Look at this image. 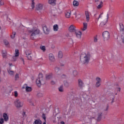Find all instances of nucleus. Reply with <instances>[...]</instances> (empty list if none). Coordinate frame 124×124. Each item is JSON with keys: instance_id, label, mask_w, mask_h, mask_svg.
<instances>
[{"instance_id": "f257e3e1", "label": "nucleus", "mask_w": 124, "mask_h": 124, "mask_svg": "<svg viewBox=\"0 0 124 124\" xmlns=\"http://www.w3.org/2000/svg\"><path fill=\"white\" fill-rule=\"evenodd\" d=\"M108 19H109V15L108 14L103 15V13H101L98 18V21L100 22V26L104 27L107 24Z\"/></svg>"}, {"instance_id": "4d7b16f0", "label": "nucleus", "mask_w": 124, "mask_h": 124, "mask_svg": "<svg viewBox=\"0 0 124 124\" xmlns=\"http://www.w3.org/2000/svg\"><path fill=\"white\" fill-rule=\"evenodd\" d=\"M22 115H23V117H25V116H26V112L23 111L22 113Z\"/></svg>"}, {"instance_id": "13d9d810", "label": "nucleus", "mask_w": 124, "mask_h": 124, "mask_svg": "<svg viewBox=\"0 0 124 124\" xmlns=\"http://www.w3.org/2000/svg\"><path fill=\"white\" fill-rule=\"evenodd\" d=\"M117 91H118V92H121V88H120V87L118 88Z\"/></svg>"}, {"instance_id": "cd10ccee", "label": "nucleus", "mask_w": 124, "mask_h": 124, "mask_svg": "<svg viewBox=\"0 0 124 124\" xmlns=\"http://www.w3.org/2000/svg\"><path fill=\"white\" fill-rule=\"evenodd\" d=\"M33 124H42V122L41 120L38 119L35 120Z\"/></svg>"}, {"instance_id": "20e7f679", "label": "nucleus", "mask_w": 124, "mask_h": 124, "mask_svg": "<svg viewBox=\"0 0 124 124\" xmlns=\"http://www.w3.org/2000/svg\"><path fill=\"white\" fill-rule=\"evenodd\" d=\"M36 83L38 87H41L42 85L45 84V81L43 79V74L41 73L39 74V78L36 79Z\"/></svg>"}, {"instance_id": "8fccbe9b", "label": "nucleus", "mask_w": 124, "mask_h": 124, "mask_svg": "<svg viewBox=\"0 0 124 124\" xmlns=\"http://www.w3.org/2000/svg\"><path fill=\"white\" fill-rule=\"evenodd\" d=\"M50 84H51V85H56V81H55L54 80H51L50 81Z\"/></svg>"}, {"instance_id": "4468645a", "label": "nucleus", "mask_w": 124, "mask_h": 124, "mask_svg": "<svg viewBox=\"0 0 124 124\" xmlns=\"http://www.w3.org/2000/svg\"><path fill=\"white\" fill-rule=\"evenodd\" d=\"M76 37L80 39L82 36V32L81 31H77V32H75Z\"/></svg>"}, {"instance_id": "e433bc0d", "label": "nucleus", "mask_w": 124, "mask_h": 124, "mask_svg": "<svg viewBox=\"0 0 124 124\" xmlns=\"http://www.w3.org/2000/svg\"><path fill=\"white\" fill-rule=\"evenodd\" d=\"M37 97H42L43 96V93H39L37 94Z\"/></svg>"}, {"instance_id": "864d4df0", "label": "nucleus", "mask_w": 124, "mask_h": 124, "mask_svg": "<svg viewBox=\"0 0 124 124\" xmlns=\"http://www.w3.org/2000/svg\"><path fill=\"white\" fill-rule=\"evenodd\" d=\"M94 42H97V37H94Z\"/></svg>"}, {"instance_id": "2f4dec72", "label": "nucleus", "mask_w": 124, "mask_h": 124, "mask_svg": "<svg viewBox=\"0 0 124 124\" xmlns=\"http://www.w3.org/2000/svg\"><path fill=\"white\" fill-rule=\"evenodd\" d=\"M19 74H16L15 77V81H18L19 80Z\"/></svg>"}, {"instance_id": "de8ad7c7", "label": "nucleus", "mask_w": 124, "mask_h": 124, "mask_svg": "<svg viewBox=\"0 0 124 124\" xmlns=\"http://www.w3.org/2000/svg\"><path fill=\"white\" fill-rule=\"evenodd\" d=\"M4 5V2L2 1V0H0V6H2V5Z\"/></svg>"}, {"instance_id": "5fc2aeb1", "label": "nucleus", "mask_w": 124, "mask_h": 124, "mask_svg": "<svg viewBox=\"0 0 124 124\" xmlns=\"http://www.w3.org/2000/svg\"><path fill=\"white\" fill-rule=\"evenodd\" d=\"M94 1L96 4H99V0H94Z\"/></svg>"}, {"instance_id": "338daca9", "label": "nucleus", "mask_w": 124, "mask_h": 124, "mask_svg": "<svg viewBox=\"0 0 124 124\" xmlns=\"http://www.w3.org/2000/svg\"><path fill=\"white\" fill-rule=\"evenodd\" d=\"M11 64H12V63H11L10 64V65H11Z\"/></svg>"}, {"instance_id": "2eb2a0df", "label": "nucleus", "mask_w": 124, "mask_h": 124, "mask_svg": "<svg viewBox=\"0 0 124 124\" xmlns=\"http://www.w3.org/2000/svg\"><path fill=\"white\" fill-rule=\"evenodd\" d=\"M3 117L4 118V120L5 122H7V121H8V120H9L8 115H7V114H6V113H3Z\"/></svg>"}, {"instance_id": "7c9ffc66", "label": "nucleus", "mask_w": 124, "mask_h": 124, "mask_svg": "<svg viewBox=\"0 0 124 124\" xmlns=\"http://www.w3.org/2000/svg\"><path fill=\"white\" fill-rule=\"evenodd\" d=\"M120 29L121 31H124V24L122 23L120 24Z\"/></svg>"}, {"instance_id": "e2e57ef3", "label": "nucleus", "mask_w": 124, "mask_h": 124, "mask_svg": "<svg viewBox=\"0 0 124 124\" xmlns=\"http://www.w3.org/2000/svg\"><path fill=\"white\" fill-rule=\"evenodd\" d=\"M61 66H63V64H62V65H61Z\"/></svg>"}, {"instance_id": "393cba45", "label": "nucleus", "mask_w": 124, "mask_h": 124, "mask_svg": "<svg viewBox=\"0 0 124 124\" xmlns=\"http://www.w3.org/2000/svg\"><path fill=\"white\" fill-rule=\"evenodd\" d=\"M2 55L3 58H5V59H6V56H7V52H6V51L3 50L2 51Z\"/></svg>"}, {"instance_id": "f03ea898", "label": "nucleus", "mask_w": 124, "mask_h": 124, "mask_svg": "<svg viewBox=\"0 0 124 124\" xmlns=\"http://www.w3.org/2000/svg\"><path fill=\"white\" fill-rule=\"evenodd\" d=\"M91 59V53L81 54L80 56V61L82 64H88Z\"/></svg>"}, {"instance_id": "1a4fd4ad", "label": "nucleus", "mask_w": 124, "mask_h": 124, "mask_svg": "<svg viewBox=\"0 0 124 124\" xmlns=\"http://www.w3.org/2000/svg\"><path fill=\"white\" fill-rule=\"evenodd\" d=\"M69 31L70 32H76V27L75 26L72 25L69 27Z\"/></svg>"}, {"instance_id": "bb28decb", "label": "nucleus", "mask_w": 124, "mask_h": 124, "mask_svg": "<svg viewBox=\"0 0 124 124\" xmlns=\"http://www.w3.org/2000/svg\"><path fill=\"white\" fill-rule=\"evenodd\" d=\"M31 9L33 10L34 7H35V3L34 2V0H31Z\"/></svg>"}, {"instance_id": "79ce46f5", "label": "nucleus", "mask_w": 124, "mask_h": 124, "mask_svg": "<svg viewBox=\"0 0 124 124\" xmlns=\"http://www.w3.org/2000/svg\"><path fill=\"white\" fill-rule=\"evenodd\" d=\"M42 117V118L44 119L45 122H46V116L45 115V114L43 113Z\"/></svg>"}, {"instance_id": "412c9836", "label": "nucleus", "mask_w": 124, "mask_h": 124, "mask_svg": "<svg viewBox=\"0 0 124 124\" xmlns=\"http://www.w3.org/2000/svg\"><path fill=\"white\" fill-rule=\"evenodd\" d=\"M102 4H103V2H102V1H100V3H99V5L97 6V9H101L102 6H103Z\"/></svg>"}, {"instance_id": "a18cd8bd", "label": "nucleus", "mask_w": 124, "mask_h": 124, "mask_svg": "<svg viewBox=\"0 0 124 124\" xmlns=\"http://www.w3.org/2000/svg\"><path fill=\"white\" fill-rule=\"evenodd\" d=\"M13 35H11V38H12V39H13V38H14L15 37V35H16V33L15 32H13Z\"/></svg>"}, {"instance_id": "dca6fc26", "label": "nucleus", "mask_w": 124, "mask_h": 124, "mask_svg": "<svg viewBox=\"0 0 124 124\" xmlns=\"http://www.w3.org/2000/svg\"><path fill=\"white\" fill-rule=\"evenodd\" d=\"M85 16L86 17V22H89V21H90V14H89V12L85 11Z\"/></svg>"}, {"instance_id": "603ef678", "label": "nucleus", "mask_w": 124, "mask_h": 124, "mask_svg": "<svg viewBox=\"0 0 124 124\" xmlns=\"http://www.w3.org/2000/svg\"><path fill=\"white\" fill-rule=\"evenodd\" d=\"M115 102V96H113V97L111 98V103H114Z\"/></svg>"}, {"instance_id": "49530a36", "label": "nucleus", "mask_w": 124, "mask_h": 124, "mask_svg": "<svg viewBox=\"0 0 124 124\" xmlns=\"http://www.w3.org/2000/svg\"><path fill=\"white\" fill-rule=\"evenodd\" d=\"M17 57H18V56H16V55H15V56L13 57V62H15L16 61V60H17Z\"/></svg>"}, {"instance_id": "a878e982", "label": "nucleus", "mask_w": 124, "mask_h": 124, "mask_svg": "<svg viewBox=\"0 0 124 124\" xmlns=\"http://www.w3.org/2000/svg\"><path fill=\"white\" fill-rule=\"evenodd\" d=\"M66 18H70V15H71V11L67 12L65 14Z\"/></svg>"}, {"instance_id": "6e6552de", "label": "nucleus", "mask_w": 124, "mask_h": 124, "mask_svg": "<svg viewBox=\"0 0 124 124\" xmlns=\"http://www.w3.org/2000/svg\"><path fill=\"white\" fill-rule=\"evenodd\" d=\"M78 86L80 90H83V88L84 87V81H83L82 79H78Z\"/></svg>"}, {"instance_id": "aec40b11", "label": "nucleus", "mask_w": 124, "mask_h": 124, "mask_svg": "<svg viewBox=\"0 0 124 124\" xmlns=\"http://www.w3.org/2000/svg\"><path fill=\"white\" fill-rule=\"evenodd\" d=\"M88 28V23H83V28L81 29L82 31H86L87 30V28Z\"/></svg>"}, {"instance_id": "6e6d98bb", "label": "nucleus", "mask_w": 124, "mask_h": 124, "mask_svg": "<svg viewBox=\"0 0 124 124\" xmlns=\"http://www.w3.org/2000/svg\"><path fill=\"white\" fill-rule=\"evenodd\" d=\"M20 60L23 62L24 64H25V61H24V59L23 58H20Z\"/></svg>"}, {"instance_id": "37998d69", "label": "nucleus", "mask_w": 124, "mask_h": 124, "mask_svg": "<svg viewBox=\"0 0 124 124\" xmlns=\"http://www.w3.org/2000/svg\"><path fill=\"white\" fill-rule=\"evenodd\" d=\"M4 123V119L3 118L0 119V124H3Z\"/></svg>"}, {"instance_id": "39448f33", "label": "nucleus", "mask_w": 124, "mask_h": 124, "mask_svg": "<svg viewBox=\"0 0 124 124\" xmlns=\"http://www.w3.org/2000/svg\"><path fill=\"white\" fill-rule=\"evenodd\" d=\"M14 104L16 108H22L24 106V102L19 99H16L15 101Z\"/></svg>"}, {"instance_id": "9b49d317", "label": "nucleus", "mask_w": 124, "mask_h": 124, "mask_svg": "<svg viewBox=\"0 0 124 124\" xmlns=\"http://www.w3.org/2000/svg\"><path fill=\"white\" fill-rule=\"evenodd\" d=\"M36 10H42L43 9V4L41 3H38L36 5Z\"/></svg>"}, {"instance_id": "4c0bfd02", "label": "nucleus", "mask_w": 124, "mask_h": 124, "mask_svg": "<svg viewBox=\"0 0 124 124\" xmlns=\"http://www.w3.org/2000/svg\"><path fill=\"white\" fill-rule=\"evenodd\" d=\"M64 85L65 86H66V87H68V86H69V83H68V82L66 80L64 81Z\"/></svg>"}, {"instance_id": "a211bd4d", "label": "nucleus", "mask_w": 124, "mask_h": 124, "mask_svg": "<svg viewBox=\"0 0 124 124\" xmlns=\"http://www.w3.org/2000/svg\"><path fill=\"white\" fill-rule=\"evenodd\" d=\"M103 113L102 112H99L97 114L98 117H97V121L99 122L100 120H101V117H102V115Z\"/></svg>"}, {"instance_id": "3c124183", "label": "nucleus", "mask_w": 124, "mask_h": 124, "mask_svg": "<svg viewBox=\"0 0 124 124\" xmlns=\"http://www.w3.org/2000/svg\"><path fill=\"white\" fill-rule=\"evenodd\" d=\"M14 93H15L14 95L15 97H17V96H18V92L17 91H15Z\"/></svg>"}, {"instance_id": "c9c22d12", "label": "nucleus", "mask_w": 124, "mask_h": 124, "mask_svg": "<svg viewBox=\"0 0 124 124\" xmlns=\"http://www.w3.org/2000/svg\"><path fill=\"white\" fill-rule=\"evenodd\" d=\"M15 56H16V57H19V50L18 49H16Z\"/></svg>"}, {"instance_id": "423d86ee", "label": "nucleus", "mask_w": 124, "mask_h": 124, "mask_svg": "<svg viewBox=\"0 0 124 124\" xmlns=\"http://www.w3.org/2000/svg\"><path fill=\"white\" fill-rule=\"evenodd\" d=\"M104 41H108L110 39V33L108 31H105L102 34Z\"/></svg>"}, {"instance_id": "c85d7f7f", "label": "nucleus", "mask_w": 124, "mask_h": 124, "mask_svg": "<svg viewBox=\"0 0 124 124\" xmlns=\"http://www.w3.org/2000/svg\"><path fill=\"white\" fill-rule=\"evenodd\" d=\"M52 78H53L52 75H46V80H50V79H52Z\"/></svg>"}, {"instance_id": "0eeeda50", "label": "nucleus", "mask_w": 124, "mask_h": 124, "mask_svg": "<svg viewBox=\"0 0 124 124\" xmlns=\"http://www.w3.org/2000/svg\"><path fill=\"white\" fill-rule=\"evenodd\" d=\"M96 81L95 87H96V88H99V87L101 86V78L97 77L96 78Z\"/></svg>"}, {"instance_id": "72a5a7b5", "label": "nucleus", "mask_w": 124, "mask_h": 124, "mask_svg": "<svg viewBox=\"0 0 124 124\" xmlns=\"http://www.w3.org/2000/svg\"><path fill=\"white\" fill-rule=\"evenodd\" d=\"M58 57L60 59H62V51H59L58 53Z\"/></svg>"}, {"instance_id": "6ab92c4d", "label": "nucleus", "mask_w": 124, "mask_h": 124, "mask_svg": "<svg viewBox=\"0 0 124 124\" xmlns=\"http://www.w3.org/2000/svg\"><path fill=\"white\" fill-rule=\"evenodd\" d=\"M8 73L9 75H10V76H14L15 75V72L14 71L11 70V69L8 70Z\"/></svg>"}, {"instance_id": "f8f14e48", "label": "nucleus", "mask_w": 124, "mask_h": 124, "mask_svg": "<svg viewBox=\"0 0 124 124\" xmlns=\"http://www.w3.org/2000/svg\"><path fill=\"white\" fill-rule=\"evenodd\" d=\"M43 30L44 31V32L45 34H49V32H50V30L47 28V26H44L43 27Z\"/></svg>"}, {"instance_id": "b1692460", "label": "nucleus", "mask_w": 124, "mask_h": 124, "mask_svg": "<svg viewBox=\"0 0 124 124\" xmlns=\"http://www.w3.org/2000/svg\"><path fill=\"white\" fill-rule=\"evenodd\" d=\"M27 58H28V60L30 61L31 60V52L29 53L28 52H26Z\"/></svg>"}, {"instance_id": "f3484780", "label": "nucleus", "mask_w": 124, "mask_h": 124, "mask_svg": "<svg viewBox=\"0 0 124 124\" xmlns=\"http://www.w3.org/2000/svg\"><path fill=\"white\" fill-rule=\"evenodd\" d=\"M56 1H57V0H49L48 2L49 4L51 5H56Z\"/></svg>"}, {"instance_id": "f704fd0d", "label": "nucleus", "mask_w": 124, "mask_h": 124, "mask_svg": "<svg viewBox=\"0 0 124 124\" xmlns=\"http://www.w3.org/2000/svg\"><path fill=\"white\" fill-rule=\"evenodd\" d=\"M54 70L56 73H58L59 72V71H60L61 70V69H60V67H56L54 69Z\"/></svg>"}, {"instance_id": "a19ab883", "label": "nucleus", "mask_w": 124, "mask_h": 124, "mask_svg": "<svg viewBox=\"0 0 124 124\" xmlns=\"http://www.w3.org/2000/svg\"><path fill=\"white\" fill-rule=\"evenodd\" d=\"M29 102L30 103L31 105L32 106H34V104H33V102H32V100L29 99Z\"/></svg>"}, {"instance_id": "4be33fe9", "label": "nucleus", "mask_w": 124, "mask_h": 124, "mask_svg": "<svg viewBox=\"0 0 124 124\" xmlns=\"http://www.w3.org/2000/svg\"><path fill=\"white\" fill-rule=\"evenodd\" d=\"M53 30L54 31H58L59 30V25L58 24H55L53 26Z\"/></svg>"}, {"instance_id": "5701e85b", "label": "nucleus", "mask_w": 124, "mask_h": 124, "mask_svg": "<svg viewBox=\"0 0 124 124\" xmlns=\"http://www.w3.org/2000/svg\"><path fill=\"white\" fill-rule=\"evenodd\" d=\"M73 4L74 6H79V1L75 0L73 2Z\"/></svg>"}, {"instance_id": "774afa93", "label": "nucleus", "mask_w": 124, "mask_h": 124, "mask_svg": "<svg viewBox=\"0 0 124 124\" xmlns=\"http://www.w3.org/2000/svg\"><path fill=\"white\" fill-rule=\"evenodd\" d=\"M115 94H116V95H117V93H115Z\"/></svg>"}, {"instance_id": "473e14b6", "label": "nucleus", "mask_w": 124, "mask_h": 124, "mask_svg": "<svg viewBox=\"0 0 124 124\" xmlns=\"http://www.w3.org/2000/svg\"><path fill=\"white\" fill-rule=\"evenodd\" d=\"M58 90L61 93L63 92V87L62 86H60L58 88Z\"/></svg>"}, {"instance_id": "9d476101", "label": "nucleus", "mask_w": 124, "mask_h": 124, "mask_svg": "<svg viewBox=\"0 0 124 124\" xmlns=\"http://www.w3.org/2000/svg\"><path fill=\"white\" fill-rule=\"evenodd\" d=\"M67 98L68 100H75V99L77 101V100H78V99H77L76 98H75L74 97V95H73L68 94L67 96Z\"/></svg>"}, {"instance_id": "7ed1b4c3", "label": "nucleus", "mask_w": 124, "mask_h": 124, "mask_svg": "<svg viewBox=\"0 0 124 124\" xmlns=\"http://www.w3.org/2000/svg\"><path fill=\"white\" fill-rule=\"evenodd\" d=\"M29 33H31V39L33 40L36 35L40 33V31L37 28H32L31 30L29 31Z\"/></svg>"}, {"instance_id": "680f3d73", "label": "nucleus", "mask_w": 124, "mask_h": 124, "mask_svg": "<svg viewBox=\"0 0 124 124\" xmlns=\"http://www.w3.org/2000/svg\"><path fill=\"white\" fill-rule=\"evenodd\" d=\"M66 36H68V37L69 36V34H67Z\"/></svg>"}, {"instance_id": "052dcab7", "label": "nucleus", "mask_w": 124, "mask_h": 124, "mask_svg": "<svg viewBox=\"0 0 124 124\" xmlns=\"http://www.w3.org/2000/svg\"><path fill=\"white\" fill-rule=\"evenodd\" d=\"M43 124H46V121H45V122L43 123Z\"/></svg>"}, {"instance_id": "09e8293b", "label": "nucleus", "mask_w": 124, "mask_h": 124, "mask_svg": "<svg viewBox=\"0 0 124 124\" xmlns=\"http://www.w3.org/2000/svg\"><path fill=\"white\" fill-rule=\"evenodd\" d=\"M108 109H109V106L108 105H107L106 108H104V111H108Z\"/></svg>"}, {"instance_id": "c03bdc74", "label": "nucleus", "mask_w": 124, "mask_h": 124, "mask_svg": "<svg viewBox=\"0 0 124 124\" xmlns=\"http://www.w3.org/2000/svg\"><path fill=\"white\" fill-rule=\"evenodd\" d=\"M4 43L5 45H8V44H9V42H8V41L6 40H4Z\"/></svg>"}, {"instance_id": "bf43d9fd", "label": "nucleus", "mask_w": 124, "mask_h": 124, "mask_svg": "<svg viewBox=\"0 0 124 124\" xmlns=\"http://www.w3.org/2000/svg\"><path fill=\"white\" fill-rule=\"evenodd\" d=\"M60 124H64V122H63V121L61 122H60Z\"/></svg>"}, {"instance_id": "ea45409f", "label": "nucleus", "mask_w": 124, "mask_h": 124, "mask_svg": "<svg viewBox=\"0 0 124 124\" xmlns=\"http://www.w3.org/2000/svg\"><path fill=\"white\" fill-rule=\"evenodd\" d=\"M41 50H42L44 52L46 50V48H45V46H40Z\"/></svg>"}, {"instance_id": "0e129e2a", "label": "nucleus", "mask_w": 124, "mask_h": 124, "mask_svg": "<svg viewBox=\"0 0 124 124\" xmlns=\"http://www.w3.org/2000/svg\"><path fill=\"white\" fill-rule=\"evenodd\" d=\"M53 123H56V122H55V120H54Z\"/></svg>"}, {"instance_id": "69168bd1", "label": "nucleus", "mask_w": 124, "mask_h": 124, "mask_svg": "<svg viewBox=\"0 0 124 124\" xmlns=\"http://www.w3.org/2000/svg\"><path fill=\"white\" fill-rule=\"evenodd\" d=\"M0 30H1V27L0 26Z\"/></svg>"}, {"instance_id": "c756f323", "label": "nucleus", "mask_w": 124, "mask_h": 124, "mask_svg": "<svg viewBox=\"0 0 124 124\" xmlns=\"http://www.w3.org/2000/svg\"><path fill=\"white\" fill-rule=\"evenodd\" d=\"M26 91L28 93H30V92H31V91H32V88H31V87L27 86L26 87Z\"/></svg>"}, {"instance_id": "ddd939ff", "label": "nucleus", "mask_w": 124, "mask_h": 124, "mask_svg": "<svg viewBox=\"0 0 124 124\" xmlns=\"http://www.w3.org/2000/svg\"><path fill=\"white\" fill-rule=\"evenodd\" d=\"M49 60L50 62H55V56H54V55L52 53H50L49 54Z\"/></svg>"}, {"instance_id": "58836bf2", "label": "nucleus", "mask_w": 124, "mask_h": 124, "mask_svg": "<svg viewBox=\"0 0 124 124\" xmlns=\"http://www.w3.org/2000/svg\"><path fill=\"white\" fill-rule=\"evenodd\" d=\"M73 74L74 76L76 77L78 75V72H77L76 70H75L73 72Z\"/></svg>"}]
</instances>
